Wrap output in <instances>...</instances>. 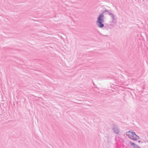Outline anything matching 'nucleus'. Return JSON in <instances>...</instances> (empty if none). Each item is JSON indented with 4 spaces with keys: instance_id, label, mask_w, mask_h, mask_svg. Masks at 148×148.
<instances>
[{
    "instance_id": "obj_1",
    "label": "nucleus",
    "mask_w": 148,
    "mask_h": 148,
    "mask_svg": "<svg viewBox=\"0 0 148 148\" xmlns=\"http://www.w3.org/2000/svg\"><path fill=\"white\" fill-rule=\"evenodd\" d=\"M127 135L131 139L134 140H137L139 139V137L134 132L129 131L127 133Z\"/></svg>"
},
{
    "instance_id": "obj_2",
    "label": "nucleus",
    "mask_w": 148,
    "mask_h": 148,
    "mask_svg": "<svg viewBox=\"0 0 148 148\" xmlns=\"http://www.w3.org/2000/svg\"><path fill=\"white\" fill-rule=\"evenodd\" d=\"M104 15L103 14H101L99 16L97 22L98 26L100 27H104L103 24L102 23L103 22Z\"/></svg>"
},
{
    "instance_id": "obj_3",
    "label": "nucleus",
    "mask_w": 148,
    "mask_h": 148,
    "mask_svg": "<svg viewBox=\"0 0 148 148\" xmlns=\"http://www.w3.org/2000/svg\"><path fill=\"white\" fill-rule=\"evenodd\" d=\"M130 143L131 145L133 146L134 148H140V147L132 142H130Z\"/></svg>"
},
{
    "instance_id": "obj_4",
    "label": "nucleus",
    "mask_w": 148,
    "mask_h": 148,
    "mask_svg": "<svg viewBox=\"0 0 148 148\" xmlns=\"http://www.w3.org/2000/svg\"><path fill=\"white\" fill-rule=\"evenodd\" d=\"M116 130H114L115 132L117 134L118 133H119V131L118 130H117L116 131Z\"/></svg>"
},
{
    "instance_id": "obj_5",
    "label": "nucleus",
    "mask_w": 148,
    "mask_h": 148,
    "mask_svg": "<svg viewBox=\"0 0 148 148\" xmlns=\"http://www.w3.org/2000/svg\"><path fill=\"white\" fill-rule=\"evenodd\" d=\"M140 141H138V143H140Z\"/></svg>"
}]
</instances>
